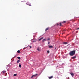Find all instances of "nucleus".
Segmentation results:
<instances>
[{
  "label": "nucleus",
  "instance_id": "f257e3e1",
  "mask_svg": "<svg viewBox=\"0 0 79 79\" xmlns=\"http://www.w3.org/2000/svg\"><path fill=\"white\" fill-rule=\"evenodd\" d=\"M75 52L76 51L74 50L71 51L69 53V55L70 56H73V55H74L75 54Z\"/></svg>",
  "mask_w": 79,
  "mask_h": 79
},
{
  "label": "nucleus",
  "instance_id": "f03ea898",
  "mask_svg": "<svg viewBox=\"0 0 79 79\" xmlns=\"http://www.w3.org/2000/svg\"><path fill=\"white\" fill-rule=\"evenodd\" d=\"M37 76V74H36L35 75H33L32 76L31 78H32V77H36V76Z\"/></svg>",
  "mask_w": 79,
  "mask_h": 79
},
{
  "label": "nucleus",
  "instance_id": "7ed1b4c3",
  "mask_svg": "<svg viewBox=\"0 0 79 79\" xmlns=\"http://www.w3.org/2000/svg\"><path fill=\"white\" fill-rule=\"evenodd\" d=\"M46 40H47V39H44L43 40L42 42H45V41H46Z\"/></svg>",
  "mask_w": 79,
  "mask_h": 79
},
{
  "label": "nucleus",
  "instance_id": "20e7f679",
  "mask_svg": "<svg viewBox=\"0 0 79 79\" xmlns=\"http://www.w3.org/2000/svg\"><path fill=\"white\" fill-rule=\"evenodd\" d=\"M53 76H52L51 77H49L48 78L49 79H52V78H53Z\"/></svg>",
  "mask_w": 79,
  "mask_h": 79
},
{
  "label": "nucleus",
  "instance_id": "39448f33",
  "mask_svg": "<svg viewBox=\"0 0 79 79\" xmlns=\"http://www.w3.org/2000/svg\"><path fill=\"white\" fill-rule=\"evenodd\" d=\"M17 52L18 53H21V51H20L19 50H18L17 51Z\"/></svg>",
  "mask_w": 79,
  "mask_h": 79
},
{
  "label": "nucleus",
  "instance_id": "423d86ee",
  "mask_svg": "<svg viewBox=\"0 0 79 79\" xmlns=\"http://www.w3.org/2000/svg\"><path fill=\"white\" fill-rule=\"evenodd\" d=\"M49 48H53V46H49Z\"/></svg>",
  "mask_w": 79,
  "mask_h": 79
},
{
  "label": "nucleus",
  "instance_id": "0eeeda50",
  "mask_svg": "<svg viewBox=\"0 0 79 79\" xmlns=\"http://www.w3.org/2000/svg\"><path fill=\"white\" fill-rule=\"evenodd\" d=\"M19 62H20V60H19L17 61V63H19Z\"/></svg>",
  "mask_w": 79,
  "mask_h": 79
},
{
  "label": "nucleus",
  "instance_id": "6e6552de",
  "mask_svg": "<svg viewBox=\"0 0 79 79\" xmlns=\"http://www.w3.org/2000/svg\"><path fill=\"white\" fill-rule=\"evenodd\" d=\"M33 42H36V41H37V40L35 39H34L33 40Z\"/></svg>",
  "mask_w": 79,
  "mask_h": 79
},
{
  "label": "nucleus",
  "instance_id": "1a4fd4ad",
  "mask_svg": "<svg viewBox=\"0 0 79 79\" xmlns=\"http://www.w3.org/2000/svg\"><path fill=\"white\" fill-rule=\"evenodd\" d=\"M18 75V74L16 73V74H14V76H16Z\"/></svg>",
  "mask_w": 79,
  "mask_h": 79
},
{
  "label": "nucleus",
  "instance_id": "9d476101",
  "mask_svg": "<svg viewBox=\"0 0 79 79\" xmlns=\"http://www.w3.org/2000/svg\"><path fill=\"white\" fill-rule=\"evenodd\" d=\"M63 44H68V42H64Z\"/></svg>",
  "mask_w": 79,
  "mask_h": 79
},
{
  "label": "nucleus",
  "instance_id": "9b49d317",
  "mask_svg": "<svg viewBox=\"0 0 79 79\" xmlns=\"http://www.w3.org/2000/svg\"><path fill=\"white\" fill-rule=\"evenodd\" d=\"M70 74H71L72 76H74V73H70Z\"/></svg>",
  "mask_w": 79,
  "mask_h": 79
},
{
  "label": "nucleus",
  "instance_id": "f8f14e48",
  "mask_svg": "<svg viewBox=\"0 0 79 79\" xmlns=\"http://www.w3.org/2000/svg\"><path fill=\"white\" fill-rule=\"evenodd\" d=\"M76 58V56H73L72 57V59H74V58Z\"/></svg>",
  "mask_w": 79,
  "mask_h": 79
},
{
  "label": "nucleus",
  "instance_id": "ddd939ff",
  "mask_svg": "<svg viewBox=\"0 0 79 79\" xmlns=\"http://www.w3.org/2000/svg\"><path fill=\"white\" fill-rule=\"evenodd\" d=\"M48 29H49V28H47L46 30H45V31H47V30H48Z\"/></svg>",
  "mask_w": 79,
  "mask_h": 79
},
{
  "label": "nucleus",
  "instance_id": "4468645a",
  "mask_svg": "<svg viewBox=\"0 0 79 79\" xmlns=\"http://www.w3.org/2000/svg\"><path fill=\"white\" fill-rule=\"evenodd\" d=\"M42 39H44V37H42L40 39V40H42Z\"/></svg>",
  "mask_w": 79,
  "mask_h": 79
},
{
  "label": "nucleus",
  "instance_id": "2eb2a0df",
  "mask_svg": "<svg viewBox=\"0 0 79 79\" xmlns=\"http://www.w3.org/2000/svg\"><path fill=\"white\" fill-rule=\"evenodd\" d=\"M37 50H38V51H40V48H38Z\"/></svg>",
  "mask_w": 79,
  "mask_h": 79
},
{
  "label": "nucleus",
  "instance_id": "dca6fc26",
  "mask_svg": "<svg viewBox=\"0 0 79 79\" xmlns=\"http://www.w3.org/2000/svg\"><path fill=\"white\" fill-rule=\"evenodd\" d=\"M17 58H18V59H19V60H21V58H20V57H17Z\"/></svg>",
  "mask_w": 79,
  "mask_h": 79
},
{
  "label": "nucleus",
  "instance_id": "f3484780",
  "mask_svg": "<svg viewBox=\"0 0 79 79\" xmlns=\"http://www.w3.org/2000/svg\"><path fill=\"white\" fill-rule=\"evenodd\" d=\"M19 68H21V65L20 64H19Z\"/></svg>",
  "mask_w": 79,
  "mask_h": 79
},
{
  "label": "nucleus",
  "instance_id": "a211bd4d",
  "mask_svg": "<svg viewBox=\"0 0 79 79\" xmlns=\"http://www.w3.org/2000/svg\"><path fill=\"white\" fill-rule=\"evenodd\" d=\"M2 73H3V74H5V71L2 72Z\"/></svg>",
  "mask_w": 79,
  "mask_h": 79
},
{
  "label": "nucleus",
  "instance_id": "6ab92c4d",
  "mask_svg": "<svg viewBox=\"0 0 79 79\" xmlns=\"http://www.w3.org/2000/svg\"><path fill=\"white\" fill-rule=\"evenodd\" d=\"M60 26H61V23H60Z\"/></svg>",
  "mask_w": 79,
  "mask_h": 79
},
{
  "label": "nucleus",
  "instance_id": "aec40b11",
  "mask_svg": "<svg viewBox=\"0 0 79 79\" xmlns=\"http://www.w3.org/2000/svg\"><path fill=\"white\" fill-rule=\"evenodd\" d=\"M29 47H30V48H32V46H29Z\"/></svg>",
  "mask_w": 79,
  "mask_h": 79
},
{
  "label": "nucleus",
  "instance_id": "412c9836",
  "mask_svg": "<svg viewBox=\"0 0 79 79\" xmlns=\"http://www.w3.org/2000/svg\"><path fill=\"white\" fill-rule=\"evenodd\" d=\"M63 23H66V21H64L63 22Z\"/></svg>",
  "mask_w": 79,
  "mask_h": 79
},
{
  "label": "nucleus",
  "instance_id": "4be33fe9",
  "mask_svg": "<svg viewBox=\"0 0 79 79\" xmlns=\"http://www.w3.org/2000/svg\"><path fill=\"white\" fill-rule=\"evenodd\" d=\"M48 40H50V38H48Z\"/></svg>",
  "mask_w": 79,
  "mask_h": 79
},
{
  "label": "nucleus",
  "instance_id": "5701e85b",
  "mask_svg": "<svg viewBox=\"0 0 79 79\" xmlns=\"http://www.w3.org/2000/svg\"><path fill=\"white\" fill-rule=\"evenodd\" d=\"M47 52L48 53H49V51H48Z\"/></svg>",
  "mask_w": 79,
  "mask_h": 79
},
{
  "label": "nucleus",
  "instance_id": "b1692460",
  "mask_svg": "<svg viewBox=\"0 0 79 79\" xmlns=\"http://www.w3.org/2000/svg\"><path fill=\"white\" fill-rule=\"evenodd\" d=\"M28 5H29V6H31V5L30 4H28Z\"/></svg>",
  "mask_w": 79,
  "mask_h": 79
},
{
  "label": "nucleus",
  "instance_id": "393cba45",
  "mask_svg": "<svg viewBox=\"0 0 79 79\" xmlns=\"http://www.w3.org/2000/svg\"><path fill=\"white\" fill-rule=\"evenodd\" d=\"M77 30L79 29V28H78L77 29Z\"/></svg>",
  "mask_w": 79,
  "mask_h": 79
},
{
  "label": "nucleus",
  "instance_id": "a878e982",
  "mask_svg": "<svg viewBox=\"0 0 79 79\" xmlns=\"http://www.w3.org/2000/svg\"><path fill=\"white\" fill-rule=\"evenodd\" d=\"M48 44H50V43H49V42L48 43Z\"/></svg>",
  "mask_w": 79,
  "mask_h": 79
},
{
  "label": "nucleus",
  "instance_id": "bb28decb",
  "mask_svg": "<svg viewBox=\"0 0 79 79\" xmlns=\"http://www.w3.org/2000/svg\"><path fill=\"white\" fill-rule=\"evenodd\" d=\"M39 41H40V39H39Z\"/></svg>",
  "mask_w": 79,
  "mask_h": 79
}]
</instances>
